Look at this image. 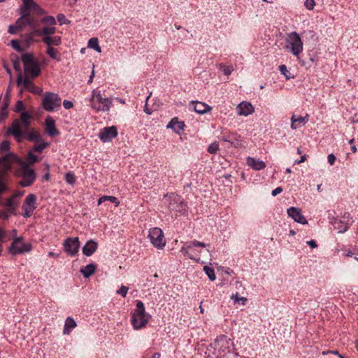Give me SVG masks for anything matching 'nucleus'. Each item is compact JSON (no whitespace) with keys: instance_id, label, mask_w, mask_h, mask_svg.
I'll list each match as a JSON object with an SVG mask.
<instances>
[{"instance_id":"obj_54","label":"nucleus","mask_w":358,"mask_h":358,"mask_svg":"<svg viewBox=\"0 0 358 358\" xmlns=\"http://www.w3.org/2000/svg\"><path fill=\"white\" fill-rule=\"evenodd\" d=\"M24 109V105L22 101H17L15 106V111L20 112Z\"/></svg>"},{"instance_id":"obj_11","label":"nucleus","mask_w":358,"mask_h":358,"mask_svg":"<svg viewBox=\"0 0 358 358\" xmlns=\"http://www.w3.org/2000/svg\"><path fill=\"white\" fill-rule=\"evenodd\" d=\"M64 250L69 256H75L77 255L80 248V241L78 237H69L67 238L64 243Z\"/></svg>"},{"instance_id":"obj_16","label":"nucleus","mask_w":358,"mask_h":358,"mask_svg":"<svg viewBox=\"0 0 358 358\" xmlns=\"http://www.w3.org/2000/svg\"><path fill=\"white\" fill-rule=\"evenodd\" d=\"M236 110L238 115L248 116L254 113L255 108L250 102L244 101L237 106Z\"/></svg>"},{"instance_id":"obj_42","label":"nucleus","mask_w":358,"mask_h":358,"mask_svg":"<svg viewBox=\"0 0 358 358\" xmlns=\"http://www.w3.org/2000/svg\"><path fill=\"white\" fill-rule=\"evenodd\" d=\"M23 1V6L29 10L34 9V6H36V3L33 0H22Z\"/></svg>"},{"instance_id":"obj_31","label":"nucleus","mask_w":358,"mask_h":358,"mask_svg":"<svg viewBox=\"0 0 358 358\" xmlns=\"http://www.w3.org/2000/svg\"><path fill=\"white\" fill-rule=\"evenodd\" d=\"M46 53L51 57L57 61L61 60V54L59 52L53 47H47Z\"/></svg>"},{"instance_id":"obj_39","label":"nucleus","mask_w":358,"mask_h":358,"mask_svg":"<svg viewBox=\"0 0 358 358\" xmlns=\"http://www.w3.org/2000/svg\"><path fill=\"white\" fill-rule=\"evenodd\" d=\"M7 190L6 185V179L3 174H0V194L4 193Z\"/></svg>"},{"instance_id":"obj_17","label":"nucleus","mask_w":358,"mask_h":358,"mask_svg":"<svg viewBox=\"0 0 358 358\" xmlns=\"http://www.w3.org/2000/svg\"><path fill=\"white\" fill-rule=\"evenodd\" d=\"M169 198L177 203L176 206H172L171 204L169 206V208L171 210H176L178 212H182L186 210V204L180 199V196L175 194H170Z\"/></svg>"},{"instance_id":"obj_6","label":"nucleus","mask_w":358,"mask_h":358,"mask_svg":"<svg viewBox=\"0 0 358 358\" xmlns=\"http://www.w3.org/2000/svg\"><path fill=\"white\" fill-rule=\"evenodd\" d=\"M209 245H206L203 242H200L196 240L187 243L185 246L182 247L180 252L185 255L187 256L189 259L199 262L201 261L200 254L203 252L202 250H197L195 248H205Z\"/></svg>"},{"instance_id":"obj_30","label":"nucleus","mask_w":358,"mask_h":358,"mask_svg":"<svg viewBox=\"0 0 358 358\" xmlns=\"http://www.w3.org/2000/svg\"><path fill=\"white\" fill-rule=\"evenodd\" d=\"M334 227L338 231V233H343L349 228L348 223H346L345 220L335 221Z\"/></svg>"},{"instance_id":"obj_40","label":"nucleus","mask_w":358,"mask_h":358,"mask_svg":"<svg viewBox=\"0 0 358 358\" xmlns=\"http://www.w3.org/2000/svg\"><path fill=\"white\" fill-rule=\"evenodd\" d=\"M279 70H280V73L285 76L286 79L289 80L291 78H293V76H291V73H289V71L287 70L285 65H280L279 66Z\"/></svg>"},{"instance_id":"obj_26","label":"nucleus","mask_w":358,"mask_h":358,"mask_svg":"<svg viewBox=\"0 0 358 358\" xmlns=\"http://www.w3.org/2000/svg\"><path fill=\"white\" fill-rule=\"evenodd\" d=\"M77 326L76 321L71 317L66 319L63 333L64 334H69L70 332Z\"/></svg>"},{"instance_id":"obj_37","label":"nucleus","mask_w":358,"mask_h":358,"mask_svg":"<svg viewBox=\"0 0 358 358\" xmlns=\"http://www.w3.org/2000/svg\"><path fill=\"white\" fill-rule=\"evenodd\" d=\"M42 23L46 24L48 26H54L56 24V20L52 16H46L41 20Z\"/></svg>"},{"instance_id":"obj_18","label":"nucleus","mask_w":358,"mask_h":358,"mask_svg":"<svg viewBox=\"0 0 358 358\" xmlns=\"http://www.w3.org/2000/svg\"><path fill=\"white\" fill-rule=\"evenodd\" d=\"M45 131L50 136H55L59 134L55 127V121L51 116H48L45 120Z\"/></svg>"},{"instance_id":"obj_8","label":"nucleus","mask_w":358,"mask_h":358,"mask_svg":"<svg viewBox=\"0 0 358 358\" xmlns=\"http://www.w3.org/2000/svg\"><path fill=\"white\" fill-rule=\"evenodd\" d=\"M286 48L290 50L294 56H298L303 50V42L299 35L293 31L286 38Z\"/></svg>"},{"instance_id":"obj_29","label":"nucleus","mask_w":358,"mask_h":358,"mask_svg":"<svg viewBox=\"0 0 358 358\" xmlns=\"http://www.w3.org/2000/svg\"><path fill=\"white\" fill-rule=\"evenodd\" d=\"M9 102H10V95H9V92H7L3 98L1 108V116L3 118L6 117V115L8 114L7 108L9 106Z\"/></svg>"},{"instance_id":"obj_43","label":"nucleus","mask_w":358,"mask_h":358,"mask_svg":"<svg viewBox=\"0 0 358 358\" xmlns=\"http://www.w3.org/2000/svg\"><path fill=\"white\" fill-rule=\"evenodd\" d=\"M7 232L0 227V252L1 251L2 243L6 241Z\"/></svg>"},{"instance_id":"obj_50","label":"nucleus","mask_w":358,"mask_h":358,"mask_svg":"<svg viewBox=\"0 0 358 358\" xmlns=\"http://www.w3.org/2000/svg\"><path fill=\"white\" fill-rule=\"evenodd\" d=\"M24 18H22V17H19L15 24L17 26V27L20 30L22 29L25 25H26V23L24 22Z\"/></svg>"},{"instance_id":"obj_52","label":"nucleus","mask_w":358,"mask_h":358,"mask_svg":"<svg viewBox=\"0 0 358 358\" xmlns=\"http://www.w3.org/2000/svg\"><path fill=\"white\" fill-rule=\"evenodd\" d=\"M58 22L62 25L63 24H69V21L66 19V17L64 14H59L57 17Z\"/></svg>"},{"instance_id":"obj_38","label":"nucleus","mask_w":358,"mask_h":358,"mask_svg":"<svg viewBox=\"0 0 358 358\" xmlns=\"http://www.w3.org/2000/svg\"><path fill=\"white\" fill-rule=\"evenodd\" d=\"M219 66L220 69L222 70L223 73L226 76H229L234 71V68L231 66H225L220 64Z\"/></svg>"},{"instance_id":"obj_10","label":"nucleus","mask_w":358,"mask_h":358,"mask_svg":"<svg viewBox=\"0 0 358 358\" xmlns=\"http://www.w3.org/2000/svg\"><path fill=\"white\" fill-rule=\"evenodd\" d=\"M148 238L155 248L162 250L166 245V240L163 231L158 227H153L149 230Z\"/></svg>"},{"instance_id":"obj_49","label":"nucleus","mask_w":358,"mask_h":358,"mask_svg":"<svg viewBox=\"0 0 358 358\" xmlns=\"http://www.w3.org/2000/svg\"><path fill=\"white\" fill-rule=\"evenodd\" d=\"M29 77H27L24 79L23 85L27 90L29 91L34 84L29 79Z\"/></svg>"},{"instance_id":"obj_41","label":"nucleus","mask_w":358,"mask_h":358,"mask_svg":"<svg viewBox=\"0 0 358 358\" xmlns=\"http://www.w3.org/2000/svg\"><path fill=\"white\" fill-rule=\"evenodd\" d=\"M65 180L67 183L73 185L76 181L75 175L72 172H68L65 176Z\"/></svg>"},{"instance_id":"obj_53","label":"nucleus","mask_w":358,"mask_h":358,"mask_svg":"<svg viewBox=\"0 0 358 358\" xmlns=\"http://www.w3.org/2000/svg\"><path fill=\"white\" fill-rule=\"evenodd\" d=\"M32 10L38 15H41L45 13V11L42 8H41L37 3H36V6H34Z\"/></svg>"},{"instance_id":"obj_63","label":"nucleus","mask_w":358,"mask_h":358,"mask_svg":"<svg viewBox=\"0 0 358 358\" xmlns=\"http://www.w3.org/2000/svg\"><path fill=\"white\" fill-rule=\"evenodd\" d=\"M34 35H36L35 33H34V31L31 33H30L29 34H28L26 37V41L27 43H30L31 42L34 41Z\"/></svg>"},{"instance_id":"obj_12","label":"nucleus","mask_w":358,"mask_h":358,"mask_svg":"<svg viewBox=\"0 0 358 358\" xmlns=\"http://www.w3.org/2000/svg\"><path fill=\"white\" fill-rule=\"evenodd\" d=\"M231 340L224 335L220 336L217 337L214 343L215 349L217 350L220 357L222 353H225L229 351V349L232 345Z\"/></svg>"},{"instance_id":"obj_22","label":"nucleus","mask_w":358,"mask_h":358,"mask_svg":"<svg viewBox=\"0 0 358 358\" xmlns=\"http://www.w3.org/2000/svg\"><path fill=\"white\" fill-rule=\"evenodd\" d=\"M194 110L199 114H204L211 110L212 108L206 104L205 103L200 101H192Z\"/></svg>"},{"instance_id":"obj_47","label":"nucleus","mask_w":358,"mask_h":358,"mask_svg":"<svg viewBox=\"0 0 358 358\" xmlns=\"http://www.w3.org/2000/svg\"><path fill=\"white\" fill-rule=\"evenodd\" d=\"M10 148V143L9 141H5L0 144V152H7Z\"/></svg>"},{"instance_id":"obj_61","label":"nucleus","mask_w":358,"mask_h":358,"mask_svg":"<svg viewBox=\"0 0 358 358\" xmlns=\"http://www.w3.org/2000/svg\"><path fill=\"white\" fill-rule=\"evenodd\" d=\"M13 68L17 72L21 73L20 64L18 60L13 61Z\"/></svg>"},{"instance_id":"obj_25","label":"nucleus","mask_w":358,"mask_h":358,"mask_svg":"<svg viewBox=\"0 0 358 358\" xmlns=\"http://www.w3.org/2000/svg\"><path fill=\"white\" fill-rule=\"evenodd\" d=\"M22 208H28L34 210L36 208V195L33 194L27 195L22 205Z\"/></svg>"},{"instance_id":"obj_20","label":"nucleus","mask_w":358,"mask_h":358,"mask_svg":"<svg viewBox=\"0 0 358 358\" xmlns=\"http://www.w3.org/2000/svg\"><path fill=\"white\" fill-rule=\"evenodd\" d=\"M246 164L255 171H260L266 167V164L263 161L251 157H248L246 159Z\"/></svg>"},{"instance_id":"obj_32","label":"nucleus","mask_w":358,"mask_h":358,"mask_svg":"<svg viewBox=\"0 0 358 358\" xmlns=\"http://www.w3.org/2000/svg\"><path fill=\"white\" fill-rule=\"evenodd\" d=\"M106 201H109L115 203V206H117L120 204V201H118V199L113 196H103L100 197L99 199L98 200V204L100 205Z\"/></svg>"},{"instance_id":"obj_55","label":"nucleus","mask_w":358,"mask_h":358,"mask_svg":"<svg viewBox=\"0 0 358 358\" xmlns=\"http://www.w3.org/2000/svg\"><path fill=\"white\" fill-rule=\"evenodd\" d=\"M22 210H23L22 215L24 217H31L34 212V210H32L31 208H22Z\"/></svg>"},{"instance_id":"obj_46","label":"nucleus","mask_w":358,"mask_h":358,"mask_svg":"<svg viewBox=\"0 0 358 358\" xmlns=\"http://www.w3.org/2000/svg\"><path fill=\"white\" fill-rule=\"evenodd\" d=\"M238 354L237 352H230L229 351L220 355V358H237Z\"/></svg>"},{"instance_id":"obj_45","label":"nucleus","mask_w":358,"mask_h":358,"mask_svg":"<svg viewBox=\"0 0 358 358\" xmlns=\"http://www.w3.org/2000/svg\"><path fill=\"white\" fill-rule=\"evenodd\" d=\"M128 290H129V287H127L124 285H122L121 287L118 290L116 291V293L117 294L121 295L122 296H123L124 298V297H126V296L127 294Z\"/></svg>"},{"instance_id":"obj_58","label":"nucleus","mask_w":358,"mask_h":358,"mask_svg":"<svg viewBox=\"0 0 358 358\" xmlns=\"http://www.w3.org/2000/svg\"><path fill=\"white\" fill-rule=\"evenodd\" d=\"M18 30H20L15 24H10L8 27V32L10 34H15Z\"/></svg>"},{"instance_id":"obj_48","label":"nucleus","mask_w":358,"mask_h":358,"mask_svg":"<svg viewBox=\"0 0 358 358\" xmlns=\"http://www.w3.org/2000/svg\"><path fill=\"white\" fill-rule=\"evenodd\" d=\"M30 10L24 7H22L20 8V17L24 18L26 20V18L29 17L30 16Z\"/></svg>"},{"instance_id":"obj_4","label":"nucleus","mask_w":358,"mask_h":358,"mask_svg":"<svg viewBox=\"0 0 358 358\" xmlns=\"http://www.w3.org/2000/svg\"><path fill=\"white\" fill-rule=\"evenodd\" d=\"M22 62L24 64L26 77L35 78L40 74L41 69L38 62L32 54L24 53L22 55Z\"/></svg>"},{"instance_id":"obj_1","label":"nucleus","mask_w":358,"mask_h":358,"mask_svg":"<svg viewBox=\"0 0 358 358\" xmlns=\"http://www.w3.org/2000/svg\"><path fill=\"white\" fill-rule=\"evenodd\" d=\"M31 115L27 112L22 113L20 118L13 121L8 131L17 141H20L27 133Z\"/></svg>"},{"instance_id":"obj_23","label":"nucleus","mask_w":358,"mask_h":358,"mask_svg":"<svg viewBox=\"0 0 358 358\" xmlns=\"http://www.w3.org/2000/svg\"><path fill=\"white\" fill-rule=\"evenodd\" d=\"M42 41L47 45V47H52V45H59L62 43V38L59 36H46L42 38Z\"/></svg>"},{"instance_id":"obj_5","label":"nucleus","mask_w":358,"mask_h":358,"mask_svg":"<svg viewBox=\"0 0 358 358\" xmlns=\"http://www.w3.org/2000/svg\"><path fill=\"white\" fill-rule=\"evenodd\" d=\"M90 107L96 112L108 111L112 106V101L108 98H103L100 91L94 90L90 100Z\"/></svg>"},{"instance_id":"obj_19","label":"nucleus","mask_w":358,"mask_h":358,"mask_svg":"<svg viewBox=\"0 0 358 358\" xmlns=\"http://www.w3.org/2000/svg\"><path fill=\"white\" fill-rule=\"evenodd\" d=\"M308 115H306L304 117L293 115L291 117V128L292 129H296L301 125L306 124L308 121Z\"/></svg>"},{"instance_id":"obj_14","label":"nucleus","mask_w":358,"mask_h":358,"mask_svg":"<svg viewBox=\"0 0 358 358\" xmlns=\"http://www.w3.org/2000/svg\"><path fill=\"white\" fill-rule=\"evenodd\" d=\"M287 215L289 217L292 218L295 222L301 224H308L306 217L302 215L301 210L296 207H290L287 210Z\"/></svg>"},{"instance_id":"obj_15","label":"nucleus","mask_w":358,"mask_h":358,"mask_svg":"<svg viewBox=\"0 0 358 358\" xmlns=\"http://www.w3.org/2000/svg\"><path fill=\"white\" fill-rule=\"evenodd\" d=\"M18 161V158L13 153H8L0 158V168L4 171H7L11 168V164Z\"/></svg>"},{"instance_id":"obj_57","label":"nucleus","mask_w":358,"mask_h":358,"mask_svg":"<svg viewBox=\"0 0 358 358\" xmlns=\"http://www.w3.org/2000/svg\"><path fill=\"white\" fill-rule=\"evenodd\" d=\"M229 138V136L228 137ZM224 141L231 143L234 147H238L240 145L239 141L236 138H224Z\"/></svg>"},{"instance_id":"obj_13","label":"nucleus","mask_w":358,"mask_h":358,"mask_svg":"<svg viewBox=\"0 0 358 358\" xmlns=\"http://www.w3.org/2000/svg\"><path fill=\"white\" fill-rule=\"evenodd\" d=\"M117 135V129L115 126L104 127L99 133V137L103 142L110 141Z\"/></svg>"},{"instance_id":"obj_62","label":"nucleus","mask_w":358,"mask_h":358,"mask_svg":"<svg viewBox=\"0 0 358 358\" xmlns=\"http://www.w3.org/2000/svg\"><path fill=\"white\" fill-rule=\"evenodd\" d=\"M176 121H178L176 119H172L171 121L167 125V128H171L174 130H176Z\"/></svg>"},{"instance_id":"obj_3","label":"nucleus","mask_w":358,"mask_h":358,"mask_svg":"<svg viewBox=\"0 0 358 358\" xmlns=\"http://www.w3.org/2000/svg\"><path fill=\"white\" fill-rule=\"evenodd\" d=\"M20 166L16 170V176L20 178L18 183L22 187H29L36 180V173L25 162H20Z\"/></svg>"},{"instance_id":"obj_64","label":"nucleus","mask_w":358,"mask_h":358,"mask_svg":"<svg viewBox=\"0 0 358 358\" xmlns=\"http://www.w3.org/2000/svg\"><path fill=\"white\" fill-rule=\"evenodd\" d=\"M336 157L333 155V154H329L328 156H327V159H328V162L331 164V165H333L336 161Z\"/></svg>"},{"instance_id":"obj_51","label":"nucleus","mask_w":358,"mask_h":358,"mask_svg":"<svg viewBox=\"0 0 358 358\" xmlns=\"http://www.w3.org/2000/svg\"><path fill=\"white\" fill-rule=\"evenodd\" d=\"M30 92L34 94H41L42 92H43V90L41 87H38L35 85H34L32 87H31V89L29 90Z\"/></svg>"},{"instance_id":"obj_60","label":"nucleus","mask_w":358,"mask_h":358,"mask_svg":"<svg viewBox=\"0 0 358 358\" xmlns=\"http://www.w3.org/2000/svg\"><path fill=\"white\" fill-rule=\"evenodd\" d=\"M63 106L64 107V108L66 109H70L71 108H73V103L72 101H68V100H64L63 101Z\"/></svg>"},{"instance_id":"obj_2","label":"nucleus","mask_w":358,"mask_h":358,"mask_svg":"<svg viewBox=\"0 0 358 358\" xmlns=\"http://www.w3.org/2000/svg\"><path fill=\"white\" fill-rule=\"evenodd\" d=\"M150 315L145 312L144 303L138 301L136 308L132 313L131 322L135 330H139L144 328L149 320Z\"/></svg>"},{"instance_id":"obj_59","label":"nucleus","mask_w":358,"mask_h":358,"mask_svg":"<svg viewBox=\"0 0 358 358\" xmlns=\"http://www.w3.org/2000/svg\"><path fill=\"white\" fill-rule=\"evenodd\" d=\"M11 46L17 51H21V48L17 40H12Z\"/></svg>"},{"instance_id":"obj_34","label":"nucleus","mask_w":358,"mask_h":358,"mask_svg":"<svg viewBox=\"0 0 358 358\" xmlns=\"http://www.w3.org/2000/svg\"><path fill=\"white\" fill-rule=\"evenodd\" d=\"M40 159H41L34 154V152H32V150H30L29 151L27 157V162H26V163L28 165L29 164H34L36 162H39Z\"/></svg>"},{"instance_id":"obj_35","label":"nucleus","mask_w":358,"mask_h":358,"mask_svg":"<svg viewBox=\"0 0 358 358\" xmlns=\"http://www.w3.org/2000/svg\"><path fill=\"white\" fill-rule=\"evenodd\" d=\"M27 138L29 139V141L34 142V143L43 140L41 135L35 131H31L30 133H29L27 134Z\"/></svg>"},{"instance_id":"obj_28","label":"nucleus","mask_w":358,"mask_h":358,"mask_svg":"<svg viewBox=\"0 0 358 358\" xmlns=\"http://www.w3.org/2000/svg\"><path fill=\"white\" fill-rule=\"evenodd\" d=\"M49 146L50 143L41 140L37 143H35L31 150L32 152L41 153L45 148H48Z\"/></svg>"},{"instance_id":"obj_33","label":"nucleus","mask_w":358,"mask_h":358,"mask_svg":"<svg viewBox=\"0 0 358 358\" xmlns=\"http://www.w3.org/2000/svg\"><path fill=\"white\" fill-rule=\"evenodd\" d=\"M87 45L90 48H92L98 52H101V49L100 45H99V41H98L97 38H91L88 41Z\"/></svg>"},{"instance_id":"obj_36","label":"nucleus","mask_w":358,"mask_h":358,"mask_svg":"<svg viewBox=\"0 0 358 358\" xmlns=\"http://www.w3.org/2000/svg\"><path fill=\"white\" fill-rule=\"evenodd\" d=\"M203 270L210 280L213 281L215 280L216 276L215 274L214 269L213 268H210L208 266H205Z\"/></svg>"},{"instance_id":"obj_44","label":"nucleus","mask_w":358,"mask_h":358,"mask_svg":"<svg viewBox=\"0 0 358 358\" xmlns=\"http://www.w3.org/2000/svg\"><path fill=\"white\" fill-rule=\"evenodd\" d=\"M218 150H219V145L216 142L211 143L208 148V152L211 154L216 153Z\"/></svg>"},{"instance_id":"obj_9","label":"nucleus","mask_w":358,"mask_h":358,"mask_svg":"<svg viewBox=\"0 0 358 358\" xmlns=\"http://www.w3.org/2000/svg\"><path fill=\"white\" fill-rule=\"evenodd\" d=\"M31 250V245L30 243H25L22 236H19V238L13 240L8 248V251L12 255L29 252Z\"/></svg>"},{"instance_id":"obj_7","label":"nucleus","mask_w":358,"mask_h":358,"mask_svg":"<svg viewBox=\"0 0 358 358\" xmlns=\"http://www.w3.org/2000/svg\"><path fill=\"white\" fill-rule=\"evenodd\" d=\"M62 99L57 94L45 92L42 99L43 108L48 112L57 110L60 108Z\"/></svg>"},{"instance_id":"obj_56","label":"nucleus","mask_w":358,"mask_h":358,"mask_svg":"<svg viewBox=\"0 0 358 358\" xmlns=\"http://www.w3.org/2000/svg\"><path fill=\"white\" fill-rule=\"evenodd\" d=\"M304 5L308 10H313L315 5L314 0H306Z\"/></svg>"},{"instance_id":"obj_24","label":"nucleus","mask_w":358,"mask_h":358,"mask_svg":"<svg viewBox=\"0 0 358 358\" xmlns=\"http://www.w3.org/2000/svg\"><path fill=\"white\" fill-rule=\"evenodd\" d=\"M56 31V28L54 26H46L42 29L34 30V33L39 36L45 37L46 36H51Z\"/></svg>"},{"instance_id":"obj_27","label":"nucleus","mask_w":358,"mask_h":358,"mask_svg":"<svg viewBox=\"0 0 358 358\" xmlns=\"http://www.w3.org/2000/svg\"><path fill=\"white\" fill-rule=\"evenodd\" d=\"M96 268V264L92 263V264H89L87 266L81 268L80 272L85 278H89L95 272Z\"/></svg>"},{"instance_id":"obj_21","label":"nucleus","mask_w":358,"mask_h":358,"mask_svg":"<svg viewBox=\"0 0 358 358\" xmlns=\"http://www.w3.org/2000/svg\"><path fill=\"white\" fill-rule=\"evenodd\" d=\"M98 244L93 240L88 241L83 248V252L87 257L92 256L97 250Z\"/></svg>"}]
</instances>
